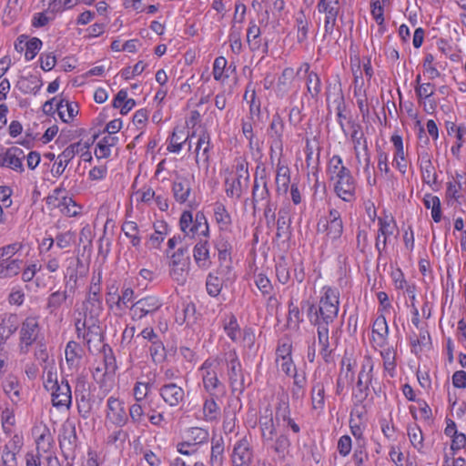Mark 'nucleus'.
<instances>
[{
	"instance_id": "1",
	"label": "nucleus",
	"mask_w": 466,
	"mask_h": 466,
	"mask_svg": "<svg viewBox=\"0 0 466 466\" xmlns=\"http://www.w3.org/2000/svg\"><path fill=\"white\" fill-rule=\"evenodd\" d=\"M339 291L337 288L324 286L319 292L318 304H309L307 317L310 324H331L338 317Z\"/></svg>"
},
{
	"instance_id": "2",
	"label": "nucleus",
	"mask_w": 466,
	"mask_h": 466,
	"mask_svg": "<svg viewBox=\"0 0 466 466\" xmlns=\"http://www.w3.org/2000/svg\"><path fill=\"white\" fill-rule=\"evenodd\" d=\"M218 366L219 362L218 360H211L209 358L198 369L203 388L209 396H222L225 393V387L218 377Z\"/></svg>"
},
{
	"instance_id": "3",
	"label": "nucleus",
	"mask_w": 466,
	"mask_h": 466,
	"mask_svg": "<svg viewBox=\"0 0 466 466\" xmlns=\"http://www.w3.org/2000/svg\"><path fill=\"white\" fill-rule=\"evenodd\" d=\"M179 228L185 237L191 238L197 236L209 237L208 219L201 211H198L195 217L190 211L182 212L179 218Z\"/></svg>"
},
{
	"instance_id": "4",
	"label": "nucleus",
	"mask_w": 466,
	"mask_h": 466,
	"mask_svg": "<svg viewBox=\"0 0 466 466\" xmlns=\"http://www.w3.org/2000/svg\"><path fill=\"white\" fill-rule=\"evenodd\" d=\"M43 338L44 336L38 318L33 316L25 318L19 330L20 352L26 354L32 345L40 342Z\"/></svg>"
},
{
	"instance_id": "5",
	"label": "nucleus",
	"mask_w": 466,
	"mask_h": 466,
	"mask_svg": "<svg viewBox=\"0 0 466 466\" xmlns=\"http://www.w3.org/2000/svg\"><path fill=\"white\" fill-rule=\"evenodd\" d=\"M209 440V432L207 429L191 427L186 431L182 441L177 443V452L182 455L191 456L198 452L201 445L207 444Z\"/></svg>"
},
{
	"instance_id": "6",
	"label": "nucleus",
	"mask_w": 466,
	"mask_h": 466,
	"mask_svg": "<svg viewBox=\"0 0 466 466\" xmlns=\"http://www.w3.org/2000/svg\"><path fill=\"white\" fill-rule=\"evenodd\" d=\"M249 175L243 164L236 167V173L225 179V191L228 198H240L243 192L248 189Z\"/></svg>"
},
{
	"instance_id": "7",
	"label": "nucleus",
	"mask_w": 466,
	"mask_h": 466,
	"mask_svg": "<svg viewBox=\"0 0 466 466\" xmlns=\"http://www.w3.org/2000/svg\"><path fill=\"white\" fill-rule=\"evenodd\" d=\"M319 233H325L329 240H338L343 233V222L339 210L331 208L327 217L319 219L317 225Z\"/></svg>"
},
{
	"instance_id": "8",
	"label": "nucleus",
	"mask_w": 466,
	"mask_h": 466,
	"mask_svg": "<svg viewBox=\"0 0 466 466\" xmlns=\"http://www.w3.org/2000/svg\"><path fill=\"white\" fill-rule=\"evenodd\" d=\"M194 137H197L195 149L196 162L198 163L199 157H201L204 162L208 163L212 148L209 132L206 128L198 127L193 130L191 134H188L187 137H185V142H188V149H191V141Z\"/></svg>"
},
{
	"instance_id": "9",
	"label": "nucleus",
	"mask_w": 466,
	"mask_h": 466,
	"mask_svg": "<svg viewBox=\"0 0 466 466\" xmlns=\"http://www.w3.org/2000/svg\"><path fill=\"white\" fill-rule=\"evenodd\" d=\"M162 306L160 299L155 296H147L132 304L129 308L130 317L134 321L151 316Z\"/></svg>"
},
{
	"instance_id": "10",
	"label": "nucleus",
	"mask_w": 466,
	"mask_h": 466,
	"mask_svg": "<svg viewBox=\"0 0 466 466\" xmlns=\"http://www.w3.org/2000/svg\"><path fill=\"white\" fill-rule=\"evenodd\" d=\"M64 192L65 190L61 187L56 188L46 198V204L52 208H58L67 217H76L79 213L77 206L72 198L62 195Z\"/></svg>"
},
{
	"instance_id": "11",
	"label": "nucleus",
	"mask_w": 466,
	"mask_h": 466,
	"mask_svg": "<svg viewBox=\"0 0 466 466\" xmlns=\"http://www.w3.org/2000/svg\"><path fill=\"white\" fill-rule=\"evenodd\" d=\"M373 369L374 363L370 356H365L361 363L360 371L359 373L357 388L359 393L356 394L359 401H363L368 396L370 391V386L373 379Z\"/></svg>"
},
{
	"instance_id": "12",
	"label": "nucleus",
	"mask_w": 466,
	"mask_h": 466,
	"mask_svg": "<svg viewBox=\"0 0 466 466\" xmlns=\"http://www.w3.org/2000/svg\"><path fill=\"white\" fill-rule=\"evenodd\" d=\"M106 420L118 428L125 426L128 421V415L124 401L110 396L106 400Z\"/></svg>"
},
{
	"instance_id": "13",
	"label": "nucleus",
	"mask_w": 466,
	"mask_h": 466,
	"mask_svg": "<svg viewBox=\"0 0 466 466\" xmlns=\"http://www.w3.org/2000/svg\"><path fill=\"white\" fill-rule=\"evenodd\" d=\"M24 446V438L20 434H14L3 446L1 451V461L3 466H17V455Z\"/></svg>"
},
{
	"instance_id": "14",
	"label": "nucleus",
	"mask_w": 466,
	"mask_h": 466,
	"mask_svg": "<svg viewBox=\"0 0 466 466\" xmlns=\"http://www.w3.org/2000/svg\"><path fill=\"white\" fill-rule=\"evenodd\" d=\"M284 122L282 117L279 114H275L272 116L271 123L269 125L268 134L270 138V158H273V155L277 152L282 155L283 151V133H284Z\"/></svg>"
},
{
	"instance_id": "15",
	"label": "nucleus",
	"mask_w": 466,
	"mask_h": 466,
	"mask_svg": "<svg viewBox=\"0 0 466 466\" xmlns=\"http://www.w3.org/2000/svg\"><path fill=\"white\" fill-rule=\"evenodd\" d=\"M86 146L80 142L74 143L66 147L56 157L53 165L52 172L55 177H60L66 170L67 165L75 157L76 155L84 151Z\"/></svg>"
},
{
	"instance_id": "16",
	"label": "nucleus",
	"mask_w": 466,
	"mask_h": 466,
	"mask_svg": "<svg viewBox=\"0 0 466 466\" xmlns=\"http://www.w3.org/2000/svg\"><path fill=\"white\" fill-rule=\"evenodd\" d=\"M378 225L379 229L375 240V248L378 250L379 255H381L386 249L388 240L394 235V232L397 229V225L393 218H389L388 217L379 218Z\"/></svg>"
},
{
	"instance_id": "17",
	"label": "nucleus",
	"mask_w": 466,
	"mask_h": 466,
	"mask_svg": "<svg viewBox=\"0 0 466 466\" xmlns=\"http://www.w3.org/2000/svg\"><path fill=\"white\" fill-rule=\"evenodd\" d=\"M318 11L325 14L324 30L326 34H331L336 25L340 5L339 0H319Z\"/></svg>"
},
{
	"instance_id": "18",
	"label": "nucleus",
	"mask_w": 466,
	"mask_h": 466,
	"mask_svg": "<svg viewBox=\"0 0 466 466\" xmlns=\"http://www.w3.org/2000/svg\"><path fill=\"white\" fill-rule=\"evenodd\" d=\"M233 466H250L253 461V451L247 437L236 442L231 454Z\"/></svg>"
},
{
	"instance_id": "19",
	"label": "nucleus",
	"mask_w": 466,
	"mask_h": 466,
	"mask_svg": "<svg viewBox=\"0 0 466 466\" xmlns=\"http://www.w3.org/2000/svg\"><path fill=\"white\" fill-rule=\"evenodd\" d=\"M25 156L24 150L18 147H11L4 153H0V167H8L22 173L25 170L23 160Z\"/></svg>"
},
{
	"instance_id": "20",
	"label": "nucleus",
	"mask_w": 466,
	"mask_h": 466,
	"mask_svg": "<svg viewBox=\"0 0 466 466\" xmlns=\"http://www.w3.org/2000/svg\"><path fill=\"white\" fill-rule=\"evenodd\" d=\"M158 392L163 401L169 407H177L185 400L184 389L172 381L164 383Z\"/></svg>"
},
{
	"instance_id": "21",
	"label": "nucleus",
	"mask_w": 466,
	"mask_h": 466,
	"mask_svg": "<svg viewBox=\"0 0 466 466\" xmlns=\"http://www.w3.org/2000/svg\"><path fill=\"white\" fill-rule=\"evenodd\" d=\"M35 436V451L38 453H48L54 446V438L46 425H38L33 428Z\"/></svg>"
},
{
	"instance_id": "22",
	"label": "nucleus",
	"mask_w": 466,
	"mask_h": 466,
	"mask_svg": "<svg viewBox=\"0 0 466 466\" xmlns=\"http://www.w3.org/2000/svg\"><path fill=\"white\" fill-rule=\"evenodd\" d=\"M247 43L251 52H257L262 49L263 54L268 50V41L261 38V30L254 20H250L247 29Z\"/></svg>"
},
{
	"instance_id": "23",
	"label": "nucleus",
	"mask_w": 466,
	"mask_h": 466,
	"mask_svg": "<svg viewBox=\"0 0 466 466\" xmlns=\"http://www.w3.org/2000/svg\"><path fill=\"white\" fill-rule=\"evenodd\" d=\"M52 403L56 408H66L71 406L72 392L67 380H62L60 384L52 391Z\"/></svg>"
},
{
	"instance_id": "24",
	"label": "nucleus",
	"mask_w": 466,
	"mask_h": 466,
	"mask_svg": "<svg viewBox=\"0 0 466 466\" xmlns=\"http://www.w3.org/2000/svg\"><path fill=\"white\" fill-rule=\"evenodd\" d=\"M334 190L337 196L343 201L350 202L355 198L356 183L352 175L346 176L334 181Z\"/></svg>"
},
{
	"instance_id": "25",
	"label": "nucleus",
	"mask_w": 466,
	"mask_h": 466,
	"mask_svg": "<svg viewBox=\"0 0 466 466\" xmlns=\"http://www.w3.org/2000/svg\"><path fill=\"white\" fill-rule=\"evenodd\" d=\"M258 424L263 443L269 444L277 435V429L274 423L272 411L270 410L267 409L264 411V414L259 417Z\"/></svg>"
},
{
	"instance_id": "26",
	"label": "nucleus",
	"mask_w": 466,
	"mask_h": 466,
	"mask_svg": "<svg viewBox=\"0 0 466 466\" xmlns=\"http://www.w3.org/2000/svg\"><path fill=\"white\" fill-rule=\"evenodd\" d=\"M317 328L318 343L320 347L319 353L326 362H329L333 352L329 340V324H312Z\"/></svg>"
},
{
	"instance_id": "27",
	"label": "nucleus",
	"mask_w": 466,
	"mask_h": 466,
	"mask_svg": "<svg viewBox=\"0 0 466 466\" xmlns=\"http://www.w3.org/2000/svg\"><path fill=\"white\" fill-rule=\"evenodd\" d=\"M390 142L395 149L392 164L404 175L407 172L408 161L404 152L402 137L399 134H393L390 137Z\"/></svg>"
},
{
	"instance_id": "28",
	"label": "nucleus",
	"mask_w": 466,
	"mask_h": 466,
	"mask_svg": "<svg viewBox=\"0 0 466 466\" xmlns=\"http://www.w3.org/2000/svg\"><path fill=\"white\" fill-rule=\"evenodd\" d=\"M172 192L177 202L186 203L191 194V180L186 177H177L172 185Z\"/></svg>"
},
{
	"instance_id": "29",
	"label": "nucleus",
	"mask_w": 466,
	"mask_h": 466,
	"mask_svg": "<svg viewBox=\"0 0 466 466\" xmlns=\"http://www.w3.org/2000/svg\"><path fill=\"white\" fill-rule=\"evenodd\" d=\"M372 334L374 343L383 348L387 345L389 336V327L383 315L378 316L372 325Z\"/></svg>"
},
{
	"instance_id": "30",
	"label": "nucleus",
	"mask_w": 466,
	"mask_h": 466,
	"mask_svg": "<svg viewBox=\"0 0 466 466\" xmlns=\"http://www.w3.org/2000/svg\"><path fill=\"white\" fill-rule=\"evenodd\" d=\"M276 190L278 193H287L290 182V171L286 163L279 158L276 168Z\"/></svg>"
},
{
	"instance_id": "31",
	"label": "nucleus",
	"mask_w": 466,
	"mask_h": 466,
	"mask_svg": "<svg viewBox=\"0 0 466 466\" xmlns=\"http://www.w3.org/2000/svg\"><path fill=\"white\" fill-rule=\"evenodd\" d=\"M193 257L197 265L203 269H208L211 265L208 240H199L194 247Z\"/></svg>"
},
{
	"instance_id": "32",
	"label": "nucleus",
	"mask_w": 466,
	"mask_h": 466,
	"mask_svg": "<svg viewBox=\"0 0 466 466\" xmlns=\"http://www.w3.org/2000/svg\"><path fill=\"white\" fill-rule=\"evenodd\" d=\"M420 168L423 181L428 185L437 183V174L428 152H423L420 156Z\"/></svg>"
},
{
	"instance_id": "33",
	"label": "nucleus",
	"mask_w": 466,
	"mask_h": 466,
	"mask_svg": "<svg viewBox=\"0 0 466 466\" xmlns=\"http://www.w3.org/2000/svg\"><path fill=\"white\" fill-rule=\"evenodd\" d=\"M263 201H265V203L270 201V192L268 187L267 180L264 177H260L259 179L255 178L252 189V202L254 208H256L258 203Z\"/></svg>"
},
{
	"instance_id": "34",
	"label": "nucleus",
	"mask_w": 466,
	"mask_h": 466,
	"mask_svg": "<svg viewBox=\"0 0 466 466\" xmlns=\"http://www.w3.org/2000/svg\"><path fill=\"white\" fill-rule=\"evenodd\" d=\"M83 310L86 316L89 315L91 319L97 318L103 311L102 296L86 294L83 302Z\"/></svg>"
},
{
	"instance_id": "35",
	"label": "nucleus",
	"mask_w": 466,
	"mask_h": 466,
	"mask_svg": "<svg viewBox=\"0 0 466 466\" xmlns=\"http://www.w3.org/2000/svg\"><path fill=\"white\" fill-rule=\"evenodd\" d=\"M227 374L233 391H243L245 388L241 363L227 367Z\"/></svg>"
},
{
	"instance_id": "36",
	"label": "nucleus",
	"mask_w": 466,
	"mask_h": 466,
	"mask_svg": "<svg viewBox=\"0 0 466 466\" xmlns=\"http://www.w3.org/2000/svg\"><path fill=\"white\" fill-rule=\"evenodd\" d=\"M84 355V350L77 342L70 340L66 347L65 356L66 361L70 368L78 366L82 357Z\"/></svg>"
},
{
	"instance_id": "37",
	"label": "nucleus",
	"mask_w": 466,
	"mask_h": 466,
	"mask_svg": "<svg viewBox=\"0 0 466 466\" xmlns=\"http://www.w3.org/2000/svg\"><path fill=\"white\" fill-rule=\"evenodd\" d=\"M295 78V72L291 67H286L278 79L276 93L279 96H284L290 89Z\"/></svg>"
},
{
	"instance_id": "38",
	"label": "nucleus",
	"mask_w": 466,
	"mask_h": 466,
	"mask_svg": "<svg viewBox=\"0 0 466 466\" xmlns=\"http://www.w3.org/2000/svg\"><path fill=\"white\" fill-rule=\"evenodd\" d=\"M58 116L65 123L71 122L78 113L77 104L61 99L56 105Z\"/></svg>"
},
{
	"instance_id": "39",
	"label": "nucleus",
	"mask_w": 466,
	"mask_h": 466,
	"mask_svg": "<svg viewBox=\"0 0 466 466\" xmlns=\"http://www.w3.org/2000/svg\"><path fill=\"white\" fill-rule=\"evenodd\" d=\"M43 86L42 80L35 76L21 77L18 81V88L24 94H37Z\"/></svg>"
},
{
	"instance_id": "40",
	"label": "nucleus",
	"mask_w": 466,
	"mask_h": 466,
	"mask_svg": "<svg viewBox=\"0 0 466 466\" xmlns=\"http://www.w3.org/2000/svg\"><path fill=\"white\" fill-rule=\"evenodd\" d=\"M196 306L192 302H183L181 310L177 312L176 321L178 324H192L196 320Z\"/></svg>"
},
{
	"instance_id": "41",
	"label": "nucleus",
	"mask_w": 466,
	"mask_h": 466,
	"mask_svg": "<svg viewBox=\"0 0 466 466\" xmlns=\"http://www.w3.org/2000/svg\"><path fill=\"white\" fill-rule=\"evenodd\" d=\"M304 66L307 73V90L312 97H317L321 92L320 77L316 72L309 71V64H304Z\"/></svg>"
},
{
	"instance_id": "42",
	"label": "nucleus",
	"mask_w": 466,
	"mask_h": 466,
	"mask_svg": "<svg viewBox=\"0 0 466 466\" xmlns=\"http://www.w3.org/2000/svg\"><path fill=\"white\" fill-rule=\"evenodd\" d=\"M23 260L18 258L4 259L0 263V274L5 278L16 276L22 269Z\"/></svg>"
},
{
	"instance_id": "43",
	"label": "nucleus",
	"mask_w": 466,
	"mask_h": 466,
	"mask_svg": "<svg viewBox=\"0 0 466 466\" xmlns=\"http://www.w3.org/2000/svg\"><path fill=\"white\" fill-rule=\"evenodd\" d=\"M224 441L222 437L212 440L210 466H223L224 462Z\"/></svg>"
},
{
	"instance_id": "44",
	"label": "nucleus",
	"mask_w": 466,
	"mask_h": 466,
	"mask_svg": "<svg viewBox=\"0 0 466 466\" xmlns=\"http://www.w3.org/2000/svg\"><path fill=\"white\" fill-rule=\"evenodd\" d=\"M66 291L56 290L52 292L46 299V309L50 314H56L61 306L66 301Z\"/></svg>"
},
{
	"instance_id": "45",
	"label": "nucleus",
	"mask_w": 466,
	"mask_h": 466,
	"mask_svg": "<svg viewBox=\"0 0 466 466\" xmlns=\"http://www.w3.org/2000/svg\"><path fill=\"white\" fill-rule=\"evenodd\" d=\"M214 216L217 223L219 226L221 230H228L229 226L231 225V217L228 212L226 207L220 203L217 202L214 205Z\"/></svg>"
},
{
	"instance_id": "46",
	"label": "nucleus",
	"mask_w": 466,
	"mask_h": 466,
	"mask_svg": "<svg viewBox=\"0 0 466 466\" xmlns=\"http://www.w3.org/2000/svg\"><path fill=\"white\" fill-rule=\"evenodd\" d=\"M311 401L314 410H322L325 406V386L321 381H315L311 389Z\"/></svg>"
},
{
	"instance_id": "47",
	"label": "nucleus",
	"mask_w": 466,
	"mask_h": 466,
	"mask_svg": "<svg viewBox=\"0 0 466 466\" xmlns=\"http://www.w3.org/2000/svg\"><path fill=\"white\" fill-rule=\"evenodd\" d=\"M407 435L410 441V444L419 451H422L424 449L423 434L420 428L413 423L407 426Z\"/></svg>"
},
{
	"instance_id": "48",
	"label": "nucleus",
	"mask_w": 466,
	"mask_h": 466,
	"mask_svg": "<svg viewBox=\"0 0 466 466\" xmlns=\"http://www.w3.org/2000/svg\"><path fill=\"white\" fill-rule=\"evenodd\" d=\"M275 416L278 421L287 420L290 417L289 400L287 394L279 396L275 407Z\"/></svg>"
},
{
	"instance_id": "49",
	"label": "nucleus",
	"mask_w": 466,
	"mask_h": 466,
	"mask_svg": "<svg viewBox=\"0 0 466 466\" xmlns=\"http://www.w3.org/2000/svg\"><path fill=\"white\" fill-rule=\"evenodd\" d=\"M383 360L384 370L389 373L390 377L395 375L396 370V351L394 348H387L380 351Z\"/></svg>"
},
{
	"instance_id": "50",
	"label": "nucleus",
	"mask_w": 466,
	"mask_h": 466,
	"mask_svg": "<svg viewBox=\"0 0 466 466\" xmlns=\"http://www.w3.org/2000/svg\"><path fill=\"white\" fill-rule=\"evenodd\" d=\"M224 330L232 341L236 342L240 339L242 329L238 323L237 318L233 314L228 316L225 320Z\"/></svg>"
},
{
	"instance_id": "51",
	"label": "nucleus",
	"mask_w": 466,
	"mask_h": 466,
	"mask_svg": "<svg viewBox=\"0 0 466 466\" xmlns=\"http://www.w3.org/2000/svg\"><path fill=\"white\" fill-rule=\"evenodd\" d=\"M309 22L304 12L301 10L296 15L297 39L302 43L307 40Z\"/></svg>"
},
{
	"instance_id": "52",
	"label": "nucleus",
	"mask_w": 466,
	"mask_h": 466,
	"mask_svg": "<svg viewBox=\"0 0 466 466\" xmlns=\"http://www.w3.org/2000/svg\"><path fill=\"white\" fill-rule=\"evenodd\" d=\"M290 270V263L285 258H280L276 264V276L281 284L284 285L289 281L291 278Z\"/></svg>"
},
{
	"instance_id": "53",
	"label": "nucleus",
	"mask_w": 466,
	"mask_h": 466,
	"mask_svg": "<svg viewBox=\"0 0 466 466\" xmlns=\"http://www.w3.org/2000/svg\"><path fill=\"white\" fill-rule=\"evenodd\" d=\"M228 61L224 56H218L215 59L213 64V76L217 81L224 82L229 77L227 68Z\"/></svg>"
},
{
	"instance_id": "54",
	"label": "nucleus",
	"mask_w": 466,
	"mask_h": 466,
	"mask_svg": "<svg viewBox=\"0 0 466 466\" xmlns=\"http://www.w3.org/2000/svg\"><path fill=\"white\" fill-rule=\"evenodd\" d=\"M220 396H210L209 399H207L203 405V414L206 420H217L219 414V407L216 402V399H218Z\"/></svg>"
},
{
	"instance_id": "55",
	"label": "nucleus",
	"mask_w": 466,
	"mask_h": 466,
	"mask_svg": "<svg viewBox=\"0 0 466 466\" xmlns=\"http://www.w3.org/2000/svg\"><path fill=\"white\" fill-rule=\"evenodd\" d=\"M266 445L271 448L279 455L284 457L290 446V441L286 434H280L276 438H273L272 442Z\"/></svg>"
},
{
	"instance_id": "56",
	"label": "nucleus",
	"mask_w": 466,
	"mask_h": 466,
	"mask_svg": "<svg viewBox=\"0 0 466 466\" xmlns=\"http://www.w3.org/2000/svg\"><path fill=\"white\" fill-rule=\"evenodd\" d=\"M220 364H224L226 367L232 365H238L240 362L237 350L230 345H228L220 357L216 358Z\"/></svg>"
},
{
	"instance_id": "57",
	"label": "nucleus",
	"mask_w": 466,
	"mask_h": 466,
	"mask_svg": "<svg viewBox=\"0 0 466 466\" xmlns=\"http://www.w3.org/2000/svg\"><path fill=\"white\" fill-rule=\"evenodd\" d=\"M351 125L352 132L350 135L351 140L354 144V150L356 154V158L360 160V152L358 150L359 147L362 145L363 142V147L365 150H367V142L366 138L364 137V135L362 132H360V127L353 122H350Z\"/></svg>"
},
{
	"instance_id": "58",
	"label": "nucleus",
	"mask_w": 466,
	"mask_h": 466,
	"mask_svg": "<svg viewBox=\"0 0 466 466\" xmlns=\"http://www.w3.org/2000/svg\"><path fill=\"white\" fill-rule=\"evenodd\" d=\"M122 230L125 235L130 239L131 244L134 247H139L141 238L137 235L138 227L134 221H126L122 226Z\"/></svg>"
},
{
	"instance_id": "59",
	"label": "nucleus",
	"mask_w": 466,
	"mask_h": 466,
	"mask_svg": "<svg viewBox=\"0 0 466 466\" xmlns=\"http://www.w3.org/2000/svg\"><path fill=\"white\" fill-rule=\"evenodd\" d=\"M5 393L13 402H16L20 396V386L15 379H8L3 384Z\"/></svg>"
},
{
	"instance_id": "60",
	"label": "nucleus",
	"mask_w": 466,
	"mask_h": 466,
	"mask_svg": "<svg viewBox=\"0 0 466 466\" xmlns=\"http://www.w3.org/2000/svg\"><path fill=\"white\" fill-rule=\"evenodd\" d=\"M206 288L208 295L217 297L222 289V280L218 276L209 273L207 277Z\"/></svg>"
},
{
	"instance_id": "61",
	"label": "nucleus",
	"mask_w": 466,
	"mask_h": 466,
	"mask_svg": "<svg viewBox=\"0 0 466 466\" xmlns=\"http://www.w3.org/2000/svg\"><path fill=\"white\" fill-rule=\"evenodd\" d=\"M465 136H466V126L464 124H460L458 126L457 135L455 136L457 138V141L451 148V154L458 159L461 157V149L465 142Z\"/></svg>"
},
{
	"instance_id": "62",
	"label": "nucleus",
	"mask_w": 466,
	"mask_h": 466,
	"mask_svg": "<svg viewBox=\"0 0 466 466\" xmlns=\"http://www.w3.org/2000/svg\"><path fill=\"white\" fill-rule=\"evenodd\" d=\"M1 421L4 431L7 434L12 432L15 424V412L12 409L5 408L1 413Z\"/></svg>"
},
{
	"instance_id": "63",
	"label": "nucleus",
	"mask_w": 466,
	"mask_h": 466,
	"mask_svg": "<svg viewBox=\"0 0 466 466\" xmlns=\"http://www.w3.org/2000/svg\"><path fill=\"white\" fill-rule=\"evenodd\" d=\"M188 273V264L185 266H177V264L170 263V276L171 278L179 284H183Z\"/></svg>"
},
{
	"instance_id": "64",
	"label": "nucleus",
	"mask_w": 466,
	"mask_h": 466,
	"mask_svg": "<svg viewBox=\"0 0 466 466\" xmlns=\"http://www.w3.org/2000/svg\"><path fill=\"white\" fill-rule=\"evenodd\" d=\"M167 234V224L161 222L156 227L155 233L150 236V243L153 248H158L159 245L164 241L165 236Z\"/></svg>"
}]
</instances>
